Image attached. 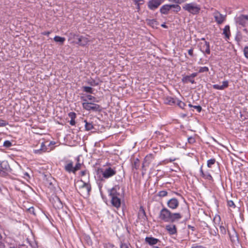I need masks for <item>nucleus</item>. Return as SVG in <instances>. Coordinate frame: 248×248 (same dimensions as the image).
Returning <instances> with one entry per match:
<instances>
[{"instance_id":"6e6552de","label":"nucleus","mask_w":248,"mask_h":248,"mask_svg":"<svg viewBox=\"0 0 248 248\" xmlns=\"http://www.w3.org/2000/svg\"><path fill=\"white\" fill-rule=\"evenodd\" d=\"M163 2V0H150L148 2V8L151 10L157 9Z\"/></svg>"},{"instance_id":"0e129e2a","label":"nucleus","mask_w":248,"mask_h":248,"mask_svg":"<svg viewBox=\"0 0 248 248\" xmlns=\"http://www.w3.org/2000/svg\"><path fill=\"white\" fill-rule=\"evenodd\" d=\"M87 171L86 170H82L80 172L81 176H84L86 174Z\"/></svg>"},{"instance_id":"3c124183","label":"nucleus","mask_w":248,"mask_h":248,"mask_svg":"<svg viewBox=\"0 0 248 248\" xmlns=\"http://www.w3.org/2000/svg\"><path fill=\"white\" fill-rule=\"evenodd\" d=\"M7 124L6 122L1 119H0V127L5 126Z\"/></svg>"},{"instance_id":"69168bd1","label":"nucleus","mask_w":248,"mask_h":248,"mask_svg":"<svg viewBox=\"0 0 248 248\" xmlns=\"http://www.w3.org/2000/svg\"><path fill=\"white\" fill-rule=\"evenodd\" d=\"M139 0H135V4H136V5H137V7H137V9H138V10H139V9H140V4H139Z\"/></svg>"},{"instance_id":"2eb2a0df","label":"nucleus","mask_w":248,"mask_h":248,"mask_svg":"<svg viewBox=\"0 0 248 248\" xmlns=\"http://www.w3.org/2000/svg\"><path fill=\"white\" fill-rule=\"evenodd\" d=\"M138 218L143 221H145L147 219L145 211L142 206H140L139 210Z\"/></svg>"},{"instance_id":"4be33fe9","label":"nucleus","mask_w":248,"mask_h":248,"mask_svg":"<svg viewBox=\"0 0 248 248\" xmlns=\"http://www.w3.org/2000/svg\"><path fill=\"white\" fill-rule=\"evenodd\" d=\"M47 151V149L44 142H42L41 145V148L39 149L34 150L35 154H41Z\"/></svg>"},{"instance_id":"cd10ccee","label":"nucleus","mask_w":248,"mask_h":248,"mask_svg":"<svg viewBox=\"0 0 248 248\" xmlns=\"http://www.w3.org/2000/svg\"><path fill=\"white\" fill-rule=\"evenodd\" d=\"M85 124V128L86 130L89 131L92 130L93 128V125L92 123H89L87 121V120H84Z\"/></svg>"},{"instance_id":"864d4df0","label":"nucleus","mask_w":248,"mask_h":248,"mask_svg":"<svg viewBox=\"0 0 248 248\" xmlns=\"http://www.w3.org/2000/svg\"><path fill=\"white\" fill-rule=\"evenodd\" d=\"M188 141L190 143H193L195 142V140L194 138H193L192 137H190L188 138Z\"/></svg>"},{"instance_id":"412c9836","label":"nucleus","mask_w":248,"mask_h":248,"mask_svg":"<svg viewBox=\"0 0 248 248\" xmlns=\"http://www.w3.org/2000/svg\"><path fill=\"white\" fill-rule=\"evenodd\" d=\"M171 5L170 4H165L161 6L160 9V12L162 14L167 15L171 11Z\"/></svg>"},{"instance_id":"6e6d98bb","label":"nucleus","mask_w":248,"mask_h":248,"mask_svg":"<svg viewBox=\"0 0 248 248\" xmlns=\"http://www.w3.org/2000/svg\"><path fill=\"white\" fill-rule=\"evenodd\" d=\"M89 84L93 86H95L98 85V83H96L95 80H92L91 82H89Z\"/></svg>"},{"instance_id":"39448f33","label":"nucleus","mask_w":248,"mask_h":248,"mask_svg":"<svg viewBox=\"0 0 248 248\" xmlns=\"http://www.w3.org/2000/svg\"><path fill=\"white\" fill-rule=\"evenodd\" d=\"M71 35L74 39H77L78 41L76 44L81 46H86L90 41L88 38L86 36L79 35L76 34L71 33Z\"/></svg>"},{"instance_id":"20e7f679","label":"nucleus","mask_w":248,"mask_h":248,"mask_svg":"<svg viewBox=\"0 0 248 248\" xmlns=\"http://www.w3.org/2000/svg\"><path fill=\"white\" fill-rule=\"evenodd\" d=\"M120 187L118 185H116L109 190V196L110 197H124V192H121Z\"/></svg>"},{"instance_id":"c9c22d12","label":"nucleus","mask_w":248,"mask_h":248,"mask_svg":"<svg viewBox=\"0 0 248 248\" xmlns=\"http://www.w3.org/2000/svg\"><path fill=\"white\" fill-rule=\"evenodd\" d=\"M167 194H168V192L167 191L162 190V191H159L157 195L160 197H164L166 196L167 195Z\"/></svg>"},{"instance_id":"393cba45","label":"nucleus","mask_w":248,"mask_h":248,"mask_svg":"<svg viewBox=\"0 0 248 248\" xmlns=\"http://www.w3.org/2000/svg\"><path fill=\"white\" fill-rule=\"evenodd\" d=\"M153 156L151 155H147L144 159V161L143 163L142 167H143L145 165H148L152 160Z\"/></svg>"},{"instance_id":"8fccbe9b","label":"nucleus","mask_w":248,"mask_h":248,"mask_svg":"<svg viewBox=\"0 0 248 248\" xmlns=\"http://www.w3.org/2000/svg\"><path fill=\"white\" fill-rule=\"evenodd\" d=\"M244 53L245 56L248 59V46H246L244 48Z\"/></svg>"},{"instance_id":"774afa93","label":"nucleus","mask_w":248,"mask_h":248,"mask_svg":"<svg viewBox=\"0 0 248 248\" xmlns=\"http://www.w3.org/2000/svg\"><path fill=\"white\" fill-rule=\"evenodd\" d=\"M9 248H17V247H15V246H10V247H9Z\"/></svg>"},{"instance_id":"052dcab7","label":"nucleus","mask_w":248,"mask_h":248,"mask_svg":"<svg viewBox=\"0 0 248 248\" xmlns=\"http://www.w3.org/2000/svg\"><path fill=\"white\" fill-rule=\"evenodd\" d=\"M187 227L188 229H191L192 231H195V228L194 226L188 225Z\"/></svg>"},{"instance_id":"9d476101","label":"nucleus","mask_w":248,"mask_h":248,"mask_svg":"<svg viewBox=\"0 0 248 248\" xmlns=\"http://www.w3.org/2000/svg\"><path fill=\"white\" fill-rule=\"evenodd\" d=\"M53 207L56 209H60L63 207V204L60 198L55 196L51 199Z\"/></svg>"},{"instance_id":"aec40b11","label":"nucleus","mask_w":248,"mask_h":248,"mask_svg":"<svg viewBox=\"0 0 248 248\" xmlns=\"http://www.w3.org/2000/svg\"><path fill=\"white\" fill-rule=\"evenodd\" d=\"M200 173L202 177L208 180H213V177L208 171L204 172L202 169V166L200 168Z\"/></svg>"},{"instance_id":"2f4dec72","label":"nucleus","mask_w":248,"mask_h":248,"mask_svg":"<svg viewBox=\"0 0 248 248\" xmlns=\"http://www.w3.org/2000/svg\"><path fill=\"white\" fill-rule=\"evenodd\" d=\"M81 165L82 164L79 162V159H78L77 163L76 164L75 166H74V173H75L77 171L81 169Z\"/></svg>"},{"instance_id":"c03bdc74","label":"nucleus","mask_w":248,"mask_h":248,"mask_svg":"<svg viewBox=\"0 0 248 248\" xmlns=\"http://www.w3.org/2000/svg\"><path fill=\"white\" fill-rule=\"evenodd\" d=\"M128 245L129 244L127 243L121 242L120 247V248H129Z\"/></svg>"},{"instance_id":"a878e982","label":"nucleus","mask_w":248,"mask_h":248,"mask_svg":"<svg viewBox=\"0 0 248 248\" xmlns=\"http://www.w3.org/2000/svg\"><path fill=\"white\" fill-rule=\"evenodd\" d=\"M165 101L166 104L170 105H172L176 103L175 99L170 96L166 97Z\"/></svg>"},{"instance_id":"ea45409f","label":"nucleus","mask_w":248,"mask_h":248,"mask_svg":"<svg viewBox=\"0 0 248 248\" xmlns=\"http://www.w3.org/2000/svg\"><path fill=\"white\" fill-rule=\"evenodd\" d=\"M170 2H173L176 3L178 4H181L182 3H183L187 0H168Z\"/></svg>"},{"instance_id":"4468645a","label":"nucleus","mask_w":248,"mask_h":248,"mask_svg":"<svg viewBox=\"0 0 248 248\" xmlns=\"http://www.w3.org/2000/svg\"><path fill=\"white\" fill-rule=\"evenodd\" d=\"M74 169L73 162L71 160L66 161L64 170L69 173L72 172L74 173Z\"/></svg>"},{"instance_id":"1a4fd4ad","label":"nucleus","mask_w":248,"mask_h":248,"mask_svg":"<svg viewBox=\"0 0 248 248\" xmlns=\"http://www.w3.org/2000/svg\"><path fill=\"white\" fill-rule=\"evenodd\" d=\"M200 50L204 54H210V43L206 41L200 43Z\"/></svg>"},{"instance_id":"0eeeda50","label":"nucleus","mask_w":248,"mask_h":248,"mask_svg":"<svg viewBox=\"0 0 248 248\" xmlns=\"http://www.w3.org/2000/svg\"><path fill=\"white\" fill-rule=\"evenodd\" d=\"M213 16L215 18V21L218 25L222 24L226 20V15L220 14L217 10L213 13Z\"/></svg>"},{"instance_id":"f8f14e48","label":"nucleus","mask_w":248,"mask_h":248,"mask_svg":"<svg viewBox=\"0 0 248 248\" xmlns=\"http://www.w3.org/2000/svg\"><path fill=\"white\" fill-rule=\"evenodd\" d=\"M179 202L176 198H171L167 202L168 206L171 209H175L179 206Z\"/></svg>"},{"instance_id":"72a5a7b5","label":"nucleus","mask_w":248,"mask_h":248,"mask_svg":"<svg viewBox=\"0 0 248 248\" xmlns=\"http://www.w3.org/2000/svg\"><path fill=\"white\" fill-rule=\"evenodd\" d=\"M208 71H209V68L207 66L200 67L199 68V73H200L207 72Z\"/></svg>"},{"instance_id":"09e8293b","label":"nucleus","mask_w":248,"mask_h":248,"mask_svg":"<svg viewBox=\"0 0 248 248\" xmlns=\"http://www.w3.org/2000/svg\"><path fill=\"white\" fill-rule=\"evenodd\" d=\"M176 160V159L175 158H170V159H167L166 160H164L163 162L165 163V164H167L168 163H169V162H173L174 161H175Z\"/></svg>"},{"instance_id":"bb28decb","label":"nucleus","mask_w":248,"mask_h":248,"mask_svg":"<svg viewBox=\"0 0 248 248\" xmlns=\"http://www.w3.org/2000/svg\"><path fill=\"white\" fill-rule=\"evenodd\" d=\"M1 168L4 171H8L10 169V166L7 161H3L0 164Z\"/></svg>"},{"instance_id":"a18cd8bd","label":"nucleus","mask_w":248,"mask_h":248,"mask_svg":"<svg viewBox=\"0 0 248 248\" xmlns=\"http://www.w3.org/2000/svg\"><path fill=\"white\" fill-rule=\"evenodd\" d=\"M86 97H87V99L89 100H92L93 102H97V101H96L95 98L92 95H87Z\"/></svg>"},{"instance_id":"bf43d9fd","label":"nucleus","mask_w":248,"mask_h":248,"mask_svg":"<svg viewBox=\"0 0 248 248\" xmlns=\"http://www.w3.org/2000/svg\"><path fill=\"white\" fill-rule=\"evenodd\" d=\"M1 239H2V236L0 234V246H5V245L4 244V243H3L2 241H1Z\"/></svg>"},{"instance_id":"338daca9","label":"nucleus","mask_w":248,"mask_h":248,"mask_svg":"<svg viewBox=\"0 0 248 248\" xmlns=\"http://www.w3.org/2000/svg\"><path fill=\"white\" fill-rule=\"evenodd\" d=\"M5 173V171L0 169V175H3V173Z\"/></svg>"},{"instance_id":"ddd939ff","label":"nucleus","mask_w":248,"mask_h":248,"mask_svg":"<svg viewBox=\"0 0 248 248\" xmlns=\"http://www.w3.org/2000/svg\"><path fill=\"white\" fill-rule=\"evenodd\" d=\"M111 199L110 202L112 205L116 207L117 209H118L120 207L121 205V200L122 198H118V197H110Z\"/></svg>"},{"instance_id":"c756f323","label":"nucleus","mask_w":248,"mask_h":248,"mask_svg":"<svg viewBox=\"0 0 248 248\" xmlns=\"http://www.w3.org/2000/svg\"><path fill=\"white\" fill-rule=\"evenodd\" d=\"M140 160L138 158L134 160V162L132 163V169L138 170L140 167Z\"/></svg>"},{"instance_id":"4c0bfd02","label":"nucleus","mask_w":248,"mask_h":248,"mask_svg":"<svg viewBox=\"0 0 248 248\" xmlns=\"http://www.w3.org/2000/svg\"><path fill=\"white\" fill-rule=\"evenodd\" d=\"M227 205L230 207H232L233 208H234L235 207L234 203L232 201H231V200L228 201Z\"/></svg>"},{"instance_id":"37998d69","label":"nucleus","mask_w":248,"mask_h":248,"mask_svg":"<svg viewBox=\"0 0 248 248\" xmlns=\"http://www.w3.org/2000/svg\"><path fill=\"white\" fill-rule=\"evenodd\" d=\"M213 88L216 90H223V89L222 87V85H219L218 84H214L213 85Z\"/></svg>"},{"instance_id":"4d7b16f0","label":"nucleus","mask_w":248,"mask_h":248,"mask_svg":"<svg viewBox=\"0 0 248 248\" xmlns=\"http://www.w3.org/2000/svg\"><path fill=\"white\" fill-rule=\"evenodd\" d=\"M198 75V73H193L191 74L190 76L192 79H193L194 78L196 77Z\"/></svg>"},{"instance_id":"c85d7f7f","label":"nucleus","mask_w":248,"mask_h":248,"mask_svg":"<svg viewBox=\"0 0 248 248\" xmlns=\"http://www.w3.org/2000/svg\"><path fill=\"white\" fill-rule=\"evenodd\" d=\"M171 10L174 12L177 13L181 10V7L178 4H170Z\"/></svg>"},{"instance_id":"6ab92c4d","label":"nucleus","mask_w":248,"mask_h":248,"mask_svg":"<svg viewBox=\"0 0 248 248\" xmlns=\"http://www.w3.org/2000/svg\"><path fill=\"white\" fill-rule=\"evenodd\" d=\"M145 242L151 246L156 244L160 242L159 240L152 237H146L145 239Z\"/></svg>"},{"instance_id":"5701e85b","label":"nucleus","mask_w":248,"mask_h":248,"mask_svg":"<svg viewBox=\"0 0 248 248\" xmlns=\"http://www.w3.org/2000/svg\"><path fill=\"white\" fill-rule=\"evenodd\" d=\"M223 34L225 35L226 39H229L230 36V26L226 25L223 29Z\"/></svg>"},{"instance_id":"e2e57ef3","label":"nucleus","mask_w":248,"mask_h":248,"mask_svg":"<svg viewBox=\"0 0 248 248\" xmlns=\"http://www.w3.org/2000/svg\"><path fill=\"white\" fill-rule=\"evenodd\" d=\"M50 33V31H44L42 33L43 35L48 36Z\"/></svg>"},{"instance_id":"423d86ee","label":"nucleus","mask_w":248,"mask_h":248,"mask_svg":"<svg viewBox=\"0 0 248 248\" xmlns=\"http://www.w3.org/2000/svg\"><path fill=\"white\" fill-rule=\"evenodd\" d=\"M116 173V171L115 169L111 167L107 168L102 171L103 178L104 179H108L115 175Z\"/></svg>"},{"instance_id":"79ce46f5","label":"nucleus","mask_w":248,"mask_h":248,"mask_svg":"<svg viewBox=\"0 0 248 248\" xmlns=\"http://www.w3.org/2000/svg\"><path fill=\"white\" fill-rule=\"evenodd\" d=\"M69 117L72 120H75L76 117V114L74 112H71L68 114Z\"/></svg>"},{"instance_id":"58836bf2","label":"nucleus","mask_w":248,"mask_h":248,"mask_svg":"<svg viewBox=\"0 0 248 248\" xmlns=\"http://www.w3.org/2000/svg\"><path fill=\"white\" fill-rule=\"evenodd\" d=\"M219 229L220 232L223 234H225L226 233V230L224 226L221 225L219 226Z\"/></svg>"},{"instance_id":"f03ea898","label":"nucleus","mask_w":248,"mask_h":248,"mask_svg":"<svg viewBox=\"0 0 248 248\" xmlns=\"http://www.w3.org/2000/svg\"><path fill=\"white\" fill-rule=\"evenodd\" d=\"M183 8L192 15L198 14L201 10L200 6L195 2L186 3L183 6Z\"/></svg>"},{"instance_id":"13d9d810","label":"nucleus","mask_w":248,"mask_h":248,"mask_svg":"<svg viewBox=\"0 0 248 248\" xmlns=\"http://www.w3.org/2000/svg\"><path fill=\"white\" fill-rule=\"evenodd\" d=\"M108 248H117L114 245H113V244H111V243H108Z\"/></svg>"},{"instance_id":"b1692460","label":"nucleus","mask_w":248,"mask_h":248,"mask_svg":"<svg viewBox=\"0 0 248 248\" xmlns=\"http://www.w3.org/2000/svg\"><path fill=\"white\" fill-rule=\"evenodd\" d=\"M182 80L184 83H187L188 82L191 83L192 84H194L195 83V80L189 76L184 77Z\"/></svg>"},{"instance_id":"473e14b6","label":"nucleus","mask_w":248,"mask_h":248,"mask_svg":"<svg viewBox=\"0 0 248 248\" xmlns=\"http://www.w3.org/2000/svg\"><path fill=\"white\" fill-rule=\"evenodd\" d=\"M83 91L86 93H93V89L88 86H84L83 87Z\"/></svg>"},{"instance_id":"e433bc0d","label":"nucleus","mask_w":248,"mask_h":248,"mask_svg":"<svg viewBox=\"0 0 248 248\" xmlns=\"http://www.w3.org/2000/svg\"><path fill=\"white\" fill-rule=\"evenodd\" d=\"M12 146V143L9 140H5L3 143V146L9 148Z\"/></svg>"},{"instance_id":"f257e3e1","label":"nucleus","mask_w":248,"mask_h":248,"mask_svg":"<svg viewBox=\"0 0 248 248\" xmlns=\"http://www.w3.org/2000/svg\"><path fill=\"white\" fill-rule=\"evenodd\" d=\"M182 215L178 213H171L168 208L163 207L160 211L158 218L165 222H174L182 218Z\"/></svg>"},{"instance_id":"dca6fc26","label":"nucleus","mask_w":248,"mask_h":248,"mask_svg":"<svg viewBox=\"0 0 248 248\" xmlns=\"http://www.w3.org/2000/svg\"><path fill=\"white\" fill-rule=\"evenodd\" d=\"M235 21L236 23L245 27L247 23L245 15H241L239 16L236 17L235 18Z\"/></svg>"},{"instance_id":"7c9ffc66","label":"nucleus","mask_w":248,"mask_h":248,"mask_svg":"<svg viewBox=\"0 0 248 248\" xmlns=\"http://www.w3.org/2000/svg\"><path fill=\"white\" fill-rule=\"evenodd\" d=\"M54 40L56 42H59L60 44H63V43L65 40V39L64 37H60L59 36H56L54 38Z\"/></svg>"},{"instance_id":"5fc2aeb1","label":"nucleus","mask_w":248,"mask_h":248,"mask_svg":"<svg viewBox=\"0 0 248 248\" xmlns=\"http://www.w3.org/2000/svg\"><path fill=\"white\" fill-rule=\"evenodd\" d=\"M188 53L191 57H193V48H191L188 50Z\"/></svg>"},{"instance_id":"de8ad7c7","label":"nucleus","mask_w":248,"mask_h":248,"mask_svg":"<svg viewBox=\"0 0 248 248\" xmlns=\"http://www.w3.org/2000/svg\"><path fill=\"white\" fill-rule=\"evenodd\" d=\"M229 86V83L227 80L223 81L222 82V87L223 88V90L226 88H227Z\"/></svg>"},{"instance_id":"a211bd4d","label":"nucleus","mask_w":248,"mask_h":248,"mask_svg":"<svg viewBox=\"0 0 248 248\" xmlns=\"http://www.w3.org/2000/svg\"><path fill=\"white\" fill-rule=\"evenodd\" d=\"M228 234L232 242H235L238 241L237 233L234 228H232V232L228 231Z\"/></svg>"},{"instance_id":"49530a36","label":"nucleus","mask_w":248,"mask_h":248,"mask_svg":"<svg viewBox=\"0 0 248 248\" xmlns=\"http://www.w3.org/2000/svg\"><path fill=\"white\" fill-rule=\"evenodd\" d=\"M177 104L179 107L182 108H184L186 106V104L181 101H178Z\"/></svg>"},{"instance_id":"9b49d317","label":"nucleus","mask_w":248,"mask_h":248,"mask_svg":"<svg viewBox=\"0 0 248 248\" xmlns=\"http://www.w3.org/2000/svg\"><path fill=\"white\" fill-rule=\"evenodd\" d=\"M81 182L83 183L82 185L80 187L81 192L87 196H89L90 192L91 190V185L88 183H85L83 181H81Z\"/></svg>"},{"instance_id":"a19ab883","label":"nucleus","mask_w":248,"mask_h":248,"mask_svg":"<svg viewBox=\"0 0 248 248\" xmlns=\"http://www.w3.org/2000/svg\"><path fill=\"white\" fill-rule=\"evenodd\" d=\"M191 248H206L203 246L199 245L198 244H194L191 246Z\"/></svg>"},{"instance_id":"680f3d73","label":"nucleus","mask_w":248,"mask_h":248,"mask_svg":"<svg viewBox=\"0 0 248 248\" xmlns=\"http://www.w3.org/2000/svg\"><path fill=\"white\" fill-rule=\"evenodd\" d=\"M75 124H76V122H75V120H72V119H71V120H70V124L71 125H75Z\"/></svg>"},{"instance_id":"603ef678","label":"nucleus","mask_w":248,"mask_h":248,"mask_svg":"<svg viewBox=\"0 0 248 248\" xmlns=\"http://www.w3.org/2000/svg\"><path fill=\"white\" fill-rule=\"evenodd\" d=\"M193 108L196 109L198 112H200L202 109L201 106H200L199 105V106H194Z\"/></svg>"},{"instance_id":"f704fd0d","label":"nucleus","mask_w":248,"mask_h":248,"mask_svg":"<svg viewBox=\"0 0 248 248\" xmlns=\"http://www.w3.org/2000/svg\"><path fill=\"white\" fill-rule=\"evenodd\" d=\"M216 160L214 158L210 159L207 161V166L209 168H211L212 165L215 163Z\"/></svg>"},{"instance_id":"f3484780","label":"nucleus","mask_w":248,"mask_h":248,"mask_svg":"<svg viewBox=\"0 0 248 248\" xmlns=\"http://www.w3.org/2000/svg\"><path fill=\"white\" fill-rule=\"evenodd\" d=\"M165 229L170 235L175 234L177 233V228L175 225H167L166 226Z\"/></svg>"},{"instance_id":"7ed1b4c3","label":"nucleus","mask_w":248,"mask_h":248,"mask_svg":"<svg viewBox=\"0 0 248 248\" xmlns=\"http://www.w3.org/2000/svg\"><path fill=\"white\" fill-rule=\"evenodd\" d=\"M82 99L84 102L82 103L83 108L87 110H93V111L100 112L102 110V108L100 105L93 103L86 102L87 99L82 97Z\"/></svg>"}]
</instances>
